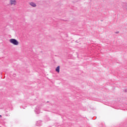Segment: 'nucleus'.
<instances>
[{
    "instance_id": "obj_3",
    "label": "nucleus",
    "mask_w": 127,
    "mask_h": 127,
    "mask_svg": "<svg viewBox=\"0 0 127 127\" xmlns=\"http://www.w3.org/2000/svg\"><path fill=\"white\" fill-rule=\"evenodd\" d=\"M30 5L31 6H33V7H36V4L33 2H31L29 3Z\"/></svg>"
},
{
    "instance_id": "obj_1",
    "label": "nucleus",
    "mask_w": 127,
    "mask_h": 127,
    "mask_svg": "<svg viewBox=\"0 0 127 127\" xmlns=\"http://www.w3.org/2000/svg\"><path fill=\"white\" fill-rule=\"evenodd\" d=\"M9 42L13 45L17 46L19 44V42L15 39H11L9 40Z\"/></svg>"
},
{
    "instance_id": "obj_4",
    "label": "nucleus",
    "mask_w": 127,
    "mask_h": 127,
    "mask_svg": "<svg viewBox=\"0 0 127 127\" xmlns=\"http://www.w3.org/2000/svg\"><path fill=\"white\" fill-rule=\"evenodd\" d=\"M56 72H58V73H59V72H60V66H58L56 68Z\"/></svg>"
},
{
    "instance_id": "obj_5",
    "label": "nucleus",
    "mask_w": 127,
    "mask_h": 127,
    "mask_svg": "<svg viewBox=\"0 0 127 127\" xmlns=\"http://www.w3.org/2000/svg\"><path fill=\"white\" fill-rule=\"evenodd\" d=\"M1 117H2L1 115H0V118H1Z\"/></svg>"
},
{
    "instance_id": "obj_2",
    "label": "nucleus",
    "mask_w": 127,
    "mask_h": 127,
    "mask_svg": "<svg viewBox=\"0 0 127 127\" xmlns=\"http://www.w3.org/2000/svg\"><path fill=\"white\" fill-rule=\"evenodd\" d=\"M10 5H16L17 4V2L16 0H10L9 1Z\"/></svg>"
}]
</instances>
